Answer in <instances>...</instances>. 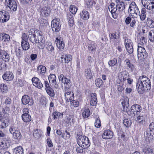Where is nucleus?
I'll use <instances>...</instances> for the list:
<instances>
[{
	"mask_svg": "<svg viewBox=\"0 0 154 154\" xmlns=\"http://www.w3.org/2000/svg\"><path fill=\"white\" fill-rule=\"evenodd\" d=\"M136 86L139 93L143 94L144 91L150 89L151 84L150 79L146 76H140L136 83Z\"/></svg>",
	"mask_w": 154,
	"mask_h": 154,
	"instance_id": "1",
	"label": "nucleus"
},
{
	"mask_svg": "<svg viewBox=\"0 0 154 154\" xmlns=\"http://www.w3.org/2000/svg\"><path fill=\"white\" fill-rule=\"evenodd\" d=\"M146 42V39L144 37L140 38L139 42V44L142 46L138 45V54L137 57L139 60H142L143 59H146L147 56V53L145 48L143 46L145 44Z\"/></svg>",
	"mask_w": 154,
	"mask_h": 154,
	"instance_id": "2",
	"label": "nucleus"
},
{
	"mask_svg": "<svg viewBox=\"0 0 154 154\" xmlns=\"http://www.w3.org/2000/svg\"><path fill=\"white\" fill-rule=\"evenodd\" d=\"M77 142L80 146L84 148H88L90 145L88 138L85 136L79 135L77 139Z\"/></svg>",
	"mask_w": 154,
	"mask_h": 154,
	"instance_id": "3",
	"label": "nucleus"
},
{
	"mask_svg": "<svg viewBox=\"0 0 154 154\" xmlns=\"http://www.w3.org/2000/svg\"><path fill=\"white\" fill-rule=\"evenodd\" d=\"M39 31L35 29H31L28 32V37L29 38L30 41L32 43H34V42L36 41L38 42V40L36 39V36L38 37V38H40L41 36L39 35Z\"/></svg>",
	"mask_w": 154,
	"mask_h": 154,
	"instance_id": "4",
	"label": "nucleus"
},
{
	"mask_svg": "<svg viewBox=\"0 0 154 154\" xmlns=\"http://www.w3.org/2000/svg\"><path fill=\"white\" fill-rule=\"evenodd\" d=\"M142 5L147 9L154 13V0H141Z\"/></svg>",
	"mask_w": 154,
	"mask_h": 154,
	"instance_id": "5",
	"label": "nucleus"
},
{
	"mask_svg": "<svg viewBox=\"0 0 154 154\" xmlns=\"http://www.w3.org/2000/svg\"><path fill=\"white\" fill-rule=\"evenodd\" d=\"M61 24L60 19H54L51 21V28L53 31L55 32H59L60 29Z\"/></svg>",
	"mask_w": 154,
	"mask_h": 154,
	"instance_id": "6",
	"label": "nucleus"
},
{
	"mask_svg": "<svg viewBox=\"0 0 154 154\" xmlns=\"http://www.w3.org/2000/svg\"><path fill=\"white\" fill-rule=\"evenodd\" d=\"M9 131L13 134V137L15 139H19L22 135L18 128L14 125L11 126L10 129Z\"/></svg>",
	"mask_w": 154,
	"mask_h": 154,
	"instance_id": "7",
	"label": "nucleus"
},
{
	"mask_svg": "<svg viewBox=\"0 0 154 154\" xmlns=\"http://www.w3.org/2000/svg\"><path fill=\"white\" fill-rule=\"evenodd\" d=\"M141 110L142 108L138 104L134 105L131 107L129 115L134 114L135 116L138 115L140 114Z\"/></svg>",
	"mask_w": 154,
	"mask_h": 154,
	"instance_id": "8",
	"label": "nucleus"
},
{
	"mask_svg": "<svg viewBox=\"0 0 154 154\" xmlns=\"http://www.w3.org/2000/svg\"><path fill=\"white\" fill-rule=\"evenodd\" d=\"M40 35L41 36V37L40 38H38V36H36V39H37L36 40H38V42H37L35 41L33 43H39L40 45V46L39 45V48L41 49H42L45 46V41L44 39H43L44 38V36H43L42 33L39 31V35Z\"/></svg>",
	"mask_w": 154,
	"mask_h": 154,
	"instance_id": "9",
	"label": "nucleus"
},
{
	"mask_svg": "<svg viewBox=\"0 0 154 154\" xmlns=\"http://www.w3.org/2000/svg\"><path fill=\"white\" fill-rule=\"evenodd\" d=\"M5 2L7 3L9 8L13 11H17V5L16 2L14 0H5Z\"/></svg>",
	"mask_w": 154,
	"mask_h": 154,
	"instance_id": "10",
	"label": "nucleus"
},
{
	"mask_svg": "<svg viewBox=\"0 0 154 154\" xmlns=\"http://www.w3.org/2000/svg\"><path fill=\"white\" fill-rule=\"evenodd\" d=\"M21 100L22 103L24 105L28 104L29 105L31 106L34 103L32 98L31 99L30 97L26 95L22 97Z\"/></svg>",
	"mask_w": 154,
	"mask_h": 154,
	"instance_id": "11",
	"label": "nucleus"
},
{
	"mask_svg": "<svg viewBox=\"0 0 154 154\" xmlns=\"http://www.w3.org/2000/svg\"><path fill=\"white\" fill-rule=\"evenodd\" d=\"M55 42L57 47L60 49H63L64 47V44L63 42V38L60 36L56 38Z\"/></svg>",
	"mask_w": 154,
	"mask_h": 154,
	"instance_id": "12",
	"label": "nucleus"
},
{
	"mask_svg": "<svg viewBox=\"0 0 154 154\" xmlns=\"http://www.w3.org/2000/svg\"><path fill=\"white\" fill-rule=\"evenodd\" d=\"M0 57L5 62L8 61L10 59L9 54L4 50H0Z\"/></svg>",
	"mask_w": 154,
	"mask_h": 154,
	"instance_id": "13",
	"label": "nucleus"
},
{
	"mask_svg": "<svg viewBox=\"0 0 154 154\" xmlns=\"http://www.w3.org/2000/svg\"><path fill=\"white\" fill-rule=\"evenodd\" d=\"M113 134L112 131L107 130L104 131V133L102 135V137L104 139H110L112 137Z\"/></svg>",
	"mask_w": 154,
	"mask_h": 154,
	"instance_id": "14",
	"label": "nucleus"
},
{
	"mask_svg": "<svg viewBox=\"0 0 154 154\" xmlns=\"http://www.w3.org/2000/svg\"><path fill=\"white\" fill-rule=\"evenodd\" d=\"M2 77L4 79L7 81H10L13 79L14 75L12 72L7 71L4 73Z\"/></svg>",
	"mask_w": 154,
	"mask_h": 154,
	"instance_id": "15",
	"label": "nucleus"
},
{
	"mask_svg": "<svg viewBox=\"0 0 154 154\" xmlns=\"http://www.w3.org/2000/svg\"><path fill=\"white\" fill-rule=\"evenodd\" d=\"M125 62L126 63L127 69L131 70L132 72H135V67L134 65L131 63L130 60L128 59H126L125 60Z\"/></svg>",
	"mask_w": 154,
	"mask_h": 154,
	"instance_id": "16",
	"label": "nucleus"
},
{
	"mask_svg": "<svg viewBox=\"0 0 154 154\" xmlns=\"http://www.w3.org/2000/svg\"><path fill=\"white\" fill-rule=\"evenodd\" d=\"M84 75L86 78L88 79H91L93 77V74L90 68L85 69Z\"/></svg>",
	"mask_w": 154,
	"mask_h": 154,
	"instance_id": "17",
	"label": "nucleus"
},
{
	"mask_svg": "<svg viewBox=\"0 0 154 154\" xmlns=\"http://www.w3.org/2000/svg\"><path fill=\"white\" fill-rule=\"evenodd\" d=\"M137 116V121L140 124H143V122H144L146 119H147L146 116L145 115H141L140 114Z\"/></svg>",
	"mask_w": 154,
	"mask_h": 154,
	"instance_id": "18",
	"label": "nucleus"
},
{
	"mask_svg": "<svg viewBox=\"0 0 154 154\" xmlns=\"http://www.w3.org/2000/svg\"><path fill=\"white\" fill-rule=\"evenodd\" d=\"M40 13L41 14H44L45 16H48L50 12V10L49 8L45 7L42 9Z\"/></svg>",
	"mask_w": 154,
	"mask_h": 154,
	"instance_id": "19",
	"label": "nucleus"
},
{
	"mask_svg": "<svg viewBox=\"0 0 154 154\" xmlns=\"http://www.w3.org/2000/svg\"><path fill=\"white\" fill-rule=\"evenodd\" d=\"M91 97L90 104L92 106H95L97 102L96 94L95 93L92 94Z\"/></svg>",
	"mask_w": 154,
	"mask_h": 154,
	"instance_id": "20",
	"label": "nucleus"
},
{
	"mask_svg": "<svg viewBox=\"0 0 154 154\" xmlns=\"http://www.w3.org/2000/svg\"><path fill=\"white\" fill-rule=\"evenodd\" d=\"M121 3H119L116 5L117 11V12L118 13L122 11L125 9V5L124 2H122Z\"/></svg>",
	"mask_w": 154,
	"mask_h": 154,
	"instance_id": "21",
	"label": "nucleus"
},
{
	"mask_svg": "<svg viewBox=\"0 0 154 154\" xmlns=\"http://www.w3.org/2000/svg\"><path fill=\"white\" fill-rule=\"evenodd\" d=\"M129 13L130 14V16L133 18H137L140 14L139 10H133Z\"/></svg>",
	"mask_w": 154,
	"mask_h": 154,
	"instance_id": "22",
	"label": "nucleus"
},
{
	"mask_svg": "<svg viewBox=\"0 0 154 154\" xmlns=\"http://www.w3.org/2000/svg\"><path fill=\"white\" fill-rule=\"evenodd\" d=\"M21 117L22 120L25 122H28L32 120L31 117L29 114L22 115Z\"/></svg>",
	"mask_w": 154,
	"mask_h": 154,
	"instance_id": "23",
	"label": "nucleus"
},
{
	"mask_svg": "<svg viewBox=\"0 0 154 154\" xmlns=\"http://www.w3.org/2000/svg\"><path fill=\"white\" fill-rule=\"evenodd\" d=\"M139 10V9L134 2H132L130 5L129 8L128 12H131L133 10Z\"/></svg>",
	"mask_w": 154,
	"mask_h": 154,
	"instance_id": "24",
	"label": "nucleus"
},
{
	"mask_svg": "<svg viewBox=\"0 0 154 154\" xmlns=\"http://www.w3.org/2000/svg\"><path fill=\"white\" fill-rule=\"evenodd\" d=\"M21 45L22 49L24 50H27L29 48V44L27 41H22Z\"/></svg>",
	"mask_w": 154,
	"mask_h": 154,
	"instance_id": "25",
	"label": "nucleus"
},
{
	"mask_svg": "<svg viewBox=\"0 0 154 154\" xmlns=\"http://www.w3.org/2000/svg\"><path fill=\"white\" fill-rule=\"evenodd\" d=\"M67 20L69 26H73L74 23L73 17L72 15L69 13L67 14Z\"/></svg>",
	"mask_w": 154,
	"mask_h": 154,
	"instance_id": "26",
	"label": "nucleus"
},
{
	"mask_svg": "<svg viewBox=\"0 0 154 154\" xmlns=\"http://www.w3.org/2000/svg\"><path fill=\"white\" fill-rule=\"evenodd\" d=\"M146 10L145 8H142L141 11V14H140V18L141 20L143 21L145 20L146 18Z\"/></svg>",
	"mask_w": 154,
	"mask_h": 154,
	"instance_id": "27",
	"label": "nucleus"
},
{
	"mask_svg": "<svg viewBox=\"0 0 154 154\" xmlns=\"http://www.w3.org/2000/svg\"><path fill=\"white\" fill-rule=\"evenodd\" d=\"M13 152L14 154H23V150L21 146H18L15 148Z\"/></svg>",
	"mask_w": 154,
	"mask_h": 154,
	"instance_id": "28",
	"label": "nucleus"
},
{
	"mask_svg": "<svg viewBox=\"0 0 154 154\" xmlns=\"http://www.w3.org/2000/svg\"><path fill=\"white\" fill-rule=\"evenodd\" d=\"M72 60V56L70 54H66L63 60H62V62L63 63H68Z\"/></svg>",
	"mask_w": 154,
	"mask_h": 154,
	"instance_id": "29",
	"label": "nucleus"
},
{
	"mask_svg": "<svg viewBox=\"0 0 154 154\" xmlns=\"http://www.w3.org/2000/svg\"><path fill=\"white\" fill-rule=\"evenodd\" d=\"M80 15L81 17L84 20L88 19L89 17V14L88 11H83L81 13Z\"/></svg>",
	"mask_w": 154,
	"mask_h": 154,
	"instance_id": "30",
	"label": "nucleus"
},
{
	"mask_svg": "<svg viewBox=\"0 0 154 154\" xmlns=\"http://www.w3.org/2000/svg\"><path fill=\"white\" fill-rule=\"evenodd\" d=\"M109 9L111 13L117 12V9L116 5L115 6V4L113 3H112L109 7Z\"/></svg>",
	"mask_w": 154,
	"mask_h": 154,
	"instance_id": "31",
	"label": "nucleus"
},
{
	"mask_svg": "<svg viewBox=\"0 0 154 154\" xmlns=\"http://www.w3.org/2000/svg\"><path fill=\"white\" fill-rule=\"evenodd\" d=\"M90 111L88 108L85 109L82 113V116L84 119L88 118L90 115Z\"/></svg>",
	"mask_w": 154,
	"mask_h": 154,
	"instance_id": "32",
	"label": "nucleus"
},
{
	"mask_svg": "<svg viewBox=\"0 0 154 154\" xmlns=\"http://www.w3.org/2000/svg\"><path fill=\"white\" fill-rule=\"evenodd\" d=\"M1 35L2 36L1 39L4 40V42H8L10 40V37L7 34L3 33L1 34Z\"/></svg>",
	"mask_w": 154,
	"mask_h": 154,
	"instance_id": "33",
	"label": "nucleus"
},
{
	"mask_svg": "<svg viewBox=\"0 0 154 154\" xmlns=\"http://www.w3.org/2000/svg\"><path fill=\"white\" fill-rule=\"evenodd\" d=\"M148 38L151 42L154 43V30H151L149 31Z\"/></svg>",
	"mask_w": 154,
	"mask_h": 154,
	"instance_id": "34",
	"label": "nucleus"
},
{
	"mask_svg": "<svg viewBox=\"0 0 154 154\" xmlns=\"http://www.w3.org/2000/svg\"><path fill=\"white\" fill-rule=\"evenodd\" d=\"M40 130L36 129L34 130L33 133V135L35 138H38L41 137V134Z\"/></svg>",
	"mask_w": 154,
	"mask_h": 154,
	"instance_id": "35",
	"label": "nucleus"
},
{
	"mask_svg": "<svg viewBox=\"0 0 154 154\" xmlns=\"http://www.w3.org/2000/svg\"><path fill=\"white\" fill-rule=\"evenodd\" d=\"M95 84L96 86L100 88L103 85V82L101 79L98 78L95 80Z\"/></svg>",
	"mask_w": 154,
	"mask_h": 154,
	"instance_id": "36",
	"label": "nucleus"
},
{
	"mask_svg": "<svg viewBox=\"0 0 154 154\" xmlns=\"http://www.w3.org/2000/svg\"><path fill=\"white\" fill-rule=\"evenodd\" d=\"M47 93L51 97H54L55 95V93L54 90L51 88L46 89Z\"/></svg>",
	"mask_w": 154,
	"mask_h": 154,
	"instance_id": "37",
	"label": "nucleus"
},
{
	"mask_svg": "<svg viewBox=\"0 0 154 154\" xmlns=\"http://www.w3.org/2000/svg\"><path fill=\"white\" fill-rule=\"evenodd\" d=\"M117 63V60L115 58H114L112 60H110L108 62V64L110 66H113L116 64Z\"/></svg>",
	"mask_w": 154,
	"mask_h": 154,
	"instance_id": "38",
	"label": "nucleus"
},
{
	"mask_svg": "<svg viewBox=\"0 0 154 154\" xmlns=\"http://www.w3.org/2000/svg\"><path fill=\"white\" fill-rule=\"evenodd\" d=\"M65 98L66 102H69L70 101L72 102V100H73L74 99V94L72 93L71 94L69 95H67V96H66Z\"/></svg>",
	"mask_w": 154,
	"mask_h": 154,
	"instance_id": "39",
	"label": "nucleus"
},
{
	"mask_svg": "<svg viewBox=\"0 0 154 154\" xmlns=\"http://www.w3.org/2000/svg\"><path fill=\"white\" fill-rule=\"evenodd\" d=\"M8 91V87L7 85L4 84L0 85V92H6Z\"/></svg>",
	"mask_w": 154,
	"mask_h": 154,
	"instance_id": "40",
	"label": "nucleus"
},
{
	"mask_svg": "<svg viewBox=\"0 0 154 154\" xmlns=\"http://www.w3.org/2000/svg\"><path fill=\"white\" fill-rule=\"evenodd\" d=\"M77 10V9L75 6L72 5H70L69 11L72 14H75Z\"/></svg>",
	"mask_w": 154,
	"mask_h": 154,
	"instance_id": "41",
	"label": "nucleus"
},
{
	"mask_svg": "<svg viewBox=\"0 0 154 154\" xmlns=\"http://www.w3.org/2000/svg\"><path fill=\"white\" fill-rule=\"evenodd\" d=\"M5 12V15H4V17L3 19L2 22L4 23L7 21L9 19V15L8 12L4 11Z\"/></svg>",
	"mask_w": 154,
	"mask_h": 154,
	"instance_id": "42",
	"label": "nucleus"
},
{
	"mask_svg": "<svg viewBox=\"0 0 154 154\" xmlns=\"http://www.w3.org/2000/svg\"><path fill=\"white\" fill-rule=\"evenodd\" d=\"M63 114L58 112H55L52 114V116L54 119H57V117L63 116Z\"/></svg>",
	"mask_w": 154,
	"mask_h": 154,
	"instance_id": "43",
	"label": "nucleus"
},
{
	"mask_svg": "<svg viewBox=\"0 0 154 154\" xmlns=\"http://www.w3.org/2000/svg\"><path fill=\"white\" fill-rule=\"evenodd\" d=\"M148 26L151 28H154V21L150 19H148L147 21Z\"/></svg>",
	"mask_w": 154,
	"mask_h": 154,
	"instance_id": "44",
	"label": "nucleus"
},
{
	"mask_svg": "<svg viewBox=\"0 0 154 154\" xmlns=\"http://www.w3.org/2000/svg\"><path fill=\"white\" fill-rule=\"evenodd\" d=\"M125 44L126 47L133 45V43L130 39L127 38L125 39Z\"/></svg>",
	"mask_w": 154,
	"mask_h": 154,
	"instance_id": "45",
	"label": "nucleus"
},
{
	"mask_svg": "<svg viewBox=\"0 0 154 154\" xmlns=\"http://www.w3.org/2000/svg\"><path fill=\"white\" fill-rule=\"evenodd\" d=\"M96 47V45L95 44L91 43L89 44L88 46V49L89 50L93 51L95 50Z\"/></svg>",
	"mask_w": 154,
	"mask_h": 154,
	"instance_id": "46",
	"label": "nucleus"
},
{
	"mask_svg": "<svg viewBox=\"0 0 154 154\" xmlns=\"http://www.w3.org/2000/svg\"><path fill=\"white\" fill-rule=\"evenodd\" d=\"M129 106V104H127L122 106V110L124 112H128V114L129 115L130 111H129L128 107Z\"/></svg>",
	"mask_w": 154,
	"mask_h": 154,
	"instance_id": "47",
	"label": "nucleus"
},
{
	"mask_svg": "<svg viewBox=\"0 0 154 154\" xmlns=\"http://www.w3.org/2000/svg\"><path fill=\"white\" fill-rule=\"evenodd\" d=\"M37 69L38 70H40L42 73H45L46 70V68L42 65L39 66L37 68Z\"/></svg>",
	"mask_w": 154,
	"mask_h": 154,
	"instance_id": "48",
	"label": "nucleus"
},
{
	"mask_svg": "<svg viewBox=\"0 0 154 154\" xmlns=\"http://www.w3.org/2000/svg\"><path fill=\"white\" fill-rule=\"evenodd\" d=\"M123 124L124 125L127 127H128L131 126V122L130 120L128 119H125L123 121Z\"/></svg>",
	"mask_w": 154,
	"mask_h": 154,
	"instance_id": "49",
	"label": "nucleus"
},
{
	"mask_svg": "<svg viewBox=\"0 0 154 154\" xmlns=\"http://www.w3.org/2000/svg\"><path fill=\"white\" fill-rule=\"evenodd\" d=\"M143 151L146 153H153V150L150 147L145 148L144 149Z\"/></svg>",
	"mask_w": 154,
	"mask_h": 154,
	"instance_id": "50",
	"label": "nucleus"
},
{
	"mask_svg": "<svg viewBox=\"0 0 154 154\" xmlns=\"http://www.w3.org/2000/svg\"><path fill=\"white\" fill-rule=\"evenodd\" d=\"M86 4L89 7H91L93 4H96L95 2L93 0H87L86 1Z\"/></svg>",
	"mask_w": 154,
	"mask_h": 154,
	"instance_id": "51",
	"label": "nucleus"
},
{
	"mask_svg": "<svg viewBox=\"0 0 154 154\" xmlns=\"http://www.w3.org/2000/svg\"><path fill=\"white\" fill-rule=\"evenodd\" d=\"M71 104L72 106L77 107L79 105V102L78 101L74 100L73 99V100H72V102H71Z\"/></svg>",
	"mask_w": 154,
	"mask_h": 154,
	"instance_id": "52",
	"label": "nucleus"
},
{
	"mask_svg": "<svg viewBox=\"0 0 154 154\" xmlns=\"http://www.w3.org/2000/svg\"><path fill=\"white\" fill-rule=\"evenodd\" d=\"M127 51L129 54H132L133 53L134 49L133 45L129 46L128 47H126Z\"/></svg>",
	"mask_w": 154,
	"mask_h": 154,
	"instance_id": "53",
	"label": "nucleus"
},
{
	"mask_svg": "<svg viewBox=\"0 0 154 154\" xmlns=\"http://www.w3.org/2000/svg\"><path fill=\"white\" fill-rule=\"evenodd\" d=\"M121 104L122 105L129 104V99L127 97H124L123 101L121 102Z\"/></svg>",
	"mask_w": 154,
	"mask_h": 154,
	"instance_id": "54",
	"label": "nucleus"
},
{
	"mask_svg": "<svg viewBox=\"0 0 154 154\" xmlns=\"http://www.w3.org/2000/svg\"><path fill=\"white\" fill-rule=\"evenodd\" d=\"M101 124L100 119L99 118H97L95 123V127L98 128L100 127Z\"/></svg>",
	"mask_w": 154,
	"mask_h": 154,
	"instance_id": "55",
	"label": "nucleus"
},
{
	"mask_svg": "<svg viewBox=\"0 0 154 154\" xmlns=\"http://www.w3.org/2000/svg\"><path fill=\"white\" fill-rule=\"evenodd\" d=\"M71 94V91L69 89V88H67V87L66 88V87H65L64 93L65 97L66 96H67V95H69Z\"/></svg>",
	"mask_w": 154,
	"mask_h": 154,
	"instance_id": "56",
	"label": "nucleus"
},
{
	"mask_svg": "<svg viewBox=\"0 0 154 154\" xmlns=\"http://www.w3.org/2000/svg\"><path fill=\"white\" fill-rule=\"evenodd\" d=\"M6 64L5 63H0V71H4L6 70Z\"/></svg>",
	"mask_w": 154,
	"mask_h": 154,
	"instance_id": "57",
	"label": "nucleus"
},
{
	"mask_svg": "<svg viewBox=\"0 0 154 154\" xmlns=\"http://www.w3.org/2000/svg\"><path fill=\"white\" fill-rule=\"evenodd\" d=\"M70 82V81L69 79H67L66 77L64 78L63 83L66 84L68 85V87H67V88H69L71 86Z\"/></svg>",
	"mask_w": 154,
	"mask_h": 154,
	"instance_id": "58",
	"label": "nucleus"
},
{
	"mask_svg": "<svg viewBox=\"0 0 154 154\" xmlns=\"http://www.w3.org/2000/svg\"><path fill=\"white\" fill-rule=\"evenodd\" d=\"M150 131V130H147L144 133L145 136L148 139L149 138H151L152 137V136L151 135Z\"/></svg>",
	"mask_w": 154,
	"mask_h": 154,
	"instance_id": "59",
	"label": "nucleus"
},
{
	"mask_svg": "<svg viewBox=\"0 0 154 154\" xmlns=\"http://www.w3.org/2000/svg\"><path fill=\"white\" fill-rule=\"evenodd\" d=\"M35 86L38 88H41L43 87V85L42 83L41 82L40 80L36 84H35Z\"/></svg>",
	"mask_w": 154,
	"mask_h": 154,
	"instance_id": "60",
	"label": "nucleus"
},
{
	"mask_svg": "<svg viewBox=\"0 0 154 154\" xmlns=\"http://www.w3.org/2000/svg\"><path fill=\"white\" fill-rule=\"evenodd\" d=\"M4 11H0V21L2 22L3 17H4V15H5V12Z\"/></svg>",
	"mask_w": 154,
	"mask_h": 154,
	"instance_id": "61",
	"label": "nucleus"
},
{
	"mask_svg": "<svg viewBox=\"0 0 154 154\" xmlns=\"http://www.w3.org/2000/svg\"><path fill=\"white\" fill-rule=\"evenodd\" d=\"M47 141L48 145L49 147H51L53 146V144L50 138H48L47 140Z\"/></svg>",
	"mask_w": 154,
	"mask_h": 154,
	"instance_id": "62",
	"label": "nucleus"
},
{
	"mask_svg": "<svg viewBox=\"0 0 154 154\" xmlns=\"http://www.w3.org/2000/svg\"><path fill=\"white\" fill-rule=\"evenodd\" d=\"M6 123L5 122H2L1 121L0 122V128H1L3 129L6 127L7 126Z\"/></svg>",
	"mask_w": 154,
	"mask_h": 154,
	"instance_id": "63",
	"label": "nucleus"
},
{
	"mask_svg": "<svg viewBox=\"0 0 154 154\" xmlns=\"http://www.w3.org/2000/svg\"><path fill=\"white\" fill-rule=\"evenodd\" d=\"M22 41H27L28 38L27 34L25 33L23 34L22 36Z\"/></svg>",
	"mask_w": 154,
	"mask_h": 154,
	"instance_id": "64",
	"label": "nucleus"
}]
</instances>
